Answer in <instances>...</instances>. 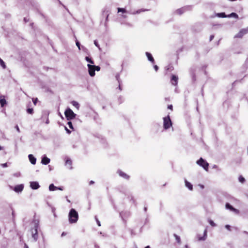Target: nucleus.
<instances>
[{
    "label": "nucleus",
    "instance_id": "obj_1",
    "mask_svg": "<svg viewBox=\"0 0 248 248\" xmlns=\"http://www.w3.org/2000/svg\"><path fill=\"white\" fill-rule=\"evenodd\" d=\"M33 227L31 229V232L32 234V237L35 241L38 239V232L37 230L39 227V220L34 219L33 222Z\"/></svg>",
    "mask_w": 248,
    "mask_h": 248
},
{
    "label": "nucleus",
    "instance_id": "obj_2",
    "mask_svg": "<svg viewBox=\"0 0 248 248\" xmlns=\"http://www.w3.org/2000/svg\"><path fill=\"white\" fill-rule=\"evenodd\" d=\"M69 221L70 223H76L78 218V212L74 209H71L68 215Z\"/></svg>",
    "mask_w": 248,
    "mask_h": 248
},
{
    "label": "nucleus",
    "instance_id": "obj_3",
    "mask_svg": "<svg viewBox=\"0 0 248 248\" xmlns=\"http://www.w3.org/2000/svg\"><path fill=\"white\" fill-rule=\"evenodd\" d=\"M65 117L67 120H71L75 118L76 114L69 108H67L64 112Z\"/></svg>",
    "mask_w": 248,
    "mask_h": 248
},
{
    "label": "nucleus",
    "instance_id": "obj_4",
    "mask_svg": "<svg viewBox=\"0 0 248 248\" xmlns=\"http://www.w3.org/2000/svg\"><path fill=\"white\" fill-rule=\"evenodd\" d=\"M172 125V122L170 116L163 118V127L165 129H169Z\"/></svg>",
    "mask_w": 248,
    "mask_h": 248
},
{
    "label": "nucleus",
    "instance_id": "obj_5",
    "mask_svg": "<svg viewBox=\"0 0 248 248\" xmlns=\"http://www.w3.org/2000/svg\"><path fill=\"white\" fill-rule=\"evenodd\" d=\"M197 164L199 166L202 167L205 170L207 171L208 170L209 164L204 160L201 157L200 159L197 161Z\"/></svg>",
    "mask_w": 248,
    "mask_h": 248
},
{
    "label": "nucleus",
    "instance_id": "obj_6",
    "mask_svg": "<svg viewBox=\"0 0 248 248\" xmlns=\"http://www.w3.org/2000/svg\"><path fill=\"white\" fill-rule=\"evenodd\" d=\"M191 9V7L190 6H187L184 7H182L181 8L177 9L175 11V13L176 14L181 15L182 14H183L184 12H185L186 11L190 10Z\"/></svg>",
    "mask_w": 248,
    "mask_h": 248
},
{
    "label": "nucleus",
    "instance_id": "obj_7",
    "mask_svg": "<svg viewBox=\"0 0 248 248\" xmlns=\"http://www.w3.org/2000/svg\"><path fill=\"white\" fill-rule=\"evenodd\" d=\"M9 187L11 189L14 190L16 192L20 193L23 190L24 185L23 184H20L14 187H13V186H9Z\"/></svg>",
    "mask_w": 248,
    "mask_h": 248
},
{
    "label": "nucleus",
    "instance_id": "obj_8",
    "mask_svg": "<svg viewBox=\"0 0 248 248\" xmlns=\"http://www.w3.org/2000/svg\"><path fill=\"white\" fill-rule=\"evenodd\" d=\"M87 66L88 68V72L89 74L91 77H93L95 75V71L94 69L95 65H91L90 64H88Z\"/></svg>",
    "mask_w": 248,
    "mask_h": 248
},
{
    "label": "nucleus",
    "instance_id": "obj_9",
    "mask_svg": "<svg viewBox=\"0 0 248 248\" xmlns=\"http://www.w3.org/2000/svg\"><path fill=\"white\" fill-rule=\"evenodd\" d=\"M248 33V31L245 29L241 30L237 34L234 36L235 38H241Z\"/></svg>",
    "mask_w": 248,
    "mask_h": 248
},
{
    "label": "nucleus",
    "instance_id": "obj_10",
    "mask_svg": "<svg viewBox=\"0 0 248 248\" xmlns=\"http://www.w3.org/2000/svg\"><path fill=\"white\" fill-rule=\"evenodd\" d=\"M30 186L32 189H37L40 187V185L37 182H31Z\"/></svg>",
    "mask_w": 248,
    "mask_h": 248
},
{
    "label": "nucleus",
    "instance_id": "obj_11",
    "mask_svg": "<svg viewBox=\"0 0 248 248\" xmlns=\"http://www.w3.org/2000/svg\"><path fill=\"white\" fill-rule=\"evenodd\" d=\"M48 115H49V113L48 112H45L43 114L42 116V120H45V119H46L45 123L46 124H48L49 123V119H48Z\"/></svg>",
    "mask_w": 248,
    "mask_h": 248
},
{
    "label": "nucleus",
    "instance_id": "obj_12",
    "mask_svg": "<svg viewBox=\"0 0 248 248\" xmlns=\"http://www.w3.org/2000/svg\"><path fill=\"white\" fill-rule=\"evenodd\" d=\"M178 78L177 76H176L175 75H172L171 76V82L173 85H174V86L177 85V83H178Z\"/></svg>",
    "mask_w": 248,
    "mask_h": 248
},
{
    "label": "nucleus",
    "instance_id": "obj_13",
    "mask_svg": "<svg viewBox=\"0 0 248 248\" xmlns=\"http://www.w3.org/2000/svg\"><path fill=\"white\" fill-rule=\"evenodd\" d=\"M117 173L119 174V175L121 176L122 177L125 179H129V176H128V175H127L126 173H125L124 172H123L122 170H118V171H117Z\"/></svg>",
    "mask_w": 248,
    "mask_h": 248
},
{
    "label": "nucleus",
    "instance_id": "obj_14",
    "mask_svg": "<svg viewBox=\"0 0 248 248\" xmlns=\"http://www.w3.org/2000/svg\"><path fill=\"white\" fill-rule=\"evenodd\" d=\"M50 159L44 155L42 158L41 163L44 165H47L50 162Z\"/></svg>",
    "mask_w": 248,
    "mask_h": 248
},
{
    "label": "nucleus",
    "instance_id": "obj_15",
    "mask_svg": "<svg viewBox=\"0 0 248 248\" xmlns=\"http://www.w3.org/2000/svg\"><path fill=\"white\" fill-rule=\"evenodd\" d=\"M29 159L30 160V161L32 164H35L36 162V159L35 157H34V156L32 155H28Z\"/></svg>",
    "mask_w": 248,
    "mask_h": 248
},
{
    "label": "nucleus",
    "instance_id": "obj_16",
    "mask_svg": "<svg viewBox=\"0 0 248 248\" xmlns=\"http://www.w3.org/2000/svg\"><path fill=\"white\" fill-rule=\"evenodd\" d=\"M72 160L69 159V158H67L66 160V161H65V165L69 169H72Z\"/></svg>",
    "mask_w": 248,
    "mask_h": 248
},
{
    "label": "nucleus",
    "instance_id": "obj_17",
    "mask_svg": "<svg viewBox=\"0 0 248 248\" xmlns=\"http://www.w3.org/2000/svg\"><path fill=\"white\" fill-rule=\"evenodd\" d=\"M146 55L147 56L148 59L149 61L151 62L152 63L154 62L155 61L154 58L153 57L151 53L147 52H146Z\"/></svg>",
    "mask_w": 248,
    "mask_h": 248
},
{
    "label": "nucleus",
    "instance_id": "obj_18",
    "mask_svg": "<svg viewBox=\"0 0 248 248\" xmlns=\"http://www.w3.org/2000/svg\"><path fill=\"white\" fill-rule=\"evenodd\" d=\"M226 208L228 209H229L231 211L236 212L237 211V209L233 208L230 204L229 203H227L226 204Z\"/></svg>",
    "mask_w": 248,
    "mask_h": 248
},
{
    "label": "nucleus",
    "instance_id": "obj_19",
    "mask_svg": "<svg viewBox=\"0 0 248 248\" xmlns=\"http://www.w3.org/2000/svg\"><path fill=\"white\" fill-rule=\"evenodd\" d=\"M185 185L190 190L193 189L192 185L188 182L186 180H185Z\"/></svg>",
    "mask_w": 248,
    "mask_h": 248
},
{
    "label": "nucleus",
    "instance_id": "obj_20",
    "mask_svg": "<svg viewBox=\"0 0 248 248\" xmlns=\"http://www.w3.org/2000/svg\"><path fill=\"white\" fill-rule=\"evenodd\" d=\"M2 97H3V96H1L0 97V104L1 106L3 107L6 104V101L4 98H2Z\"/></svg>",
    "mask_w": 248,
    "mask_h": 248
},
{
    "label": "nucleus",
    "instance_id": "obj_21",
    "mask_svg": "<svg viewBox=\"0 0 248 248\" xmlns=\"http://www.w3.org/2000/svg\"><path fill=\"white\" fill-rule=\"evenodd\" d=\"M207 237V231L205 230L204 231V235L202 237H199L198 239L199 241H204L206 239Z\"/></svg>",
    "mask_w": 248,
    "mask_h": 248
},
{
    "label": "nucleus",
    "instance_id": "obj_22",
    "mask_svg": "<svg viewBox=\"0 0 248 248\" xmlns=\"http://www.w3.org/2000/svg\"><path fill=\"white\" fill-rule=\"evenodd\" d=\"M216 16L218 17H226L227 16L225 15V13H220L216 14Z\"/></svg>",
    "mask_w": 248,
    "mask_h": 248
},
{
    "label": "nucleus",
    "instance_id": "obj_23",
    "mask_svg": "<svg viewBox=\"0 0 248 248\" xmlns=\"http://www.w3.org/2000/svg\"><path fill=\"white\" fill-rule=\"evenodd\" d=\"M57 189V186H55L53 184H51L49 186V190L50 191H54Z\"/></svg>",
    "mask_w": 248,
    "mask_h": 248
},
{
    "label": "nucleus",
    "instance_id": "obj_24",
    "mask_svg": "<svg viewBox=\"0 0 248 248\" xmlns=\"http://www.w3.org/2000/svg\"><path fill=\"white\" fill-rule=\"evenodd\" d=\"M228 17H233L235 18H238V15L235 13H232L231 14L227 15Z\"/></svg>",
    "mask_w": 248,
    "mask_h": 248
},
{
    "label": "nucleus",
    "instance_id": "obj_25",
    "mask_svg": "<svg viewBox=\"0 0 248 248\" xmlns=\"http://www.w3.org/2000/svg\"><path fill=\"white\" fill-rule=\"evenodd\" d=\"M71 103L74 106H75L76 108L78 109L79 107V105L77 102L75 101H73Z\"/></svg>",
    "mask_w": 248,
    "mask_h": 248
},
{
    "label": "nucleus",
    "instance_id": "obj_26",
    "mask_svg": "<svg viewBox=\"0 0 248 248\" xmlns=\"http://www.w3.org/2000/svg\"><path fill=\"white\" fill-rule=\"evenodd\" d=\"M118 12H122L123 13H126V10L124 8H118Z\"/></svg>",
    "mask_w": 248,
    "mask_h": 248
},
{
    "label": "nucleus",
    "instance_id": "obj_27",
    "mask_svg": "<svg viewBox=\"0 0 248 248\" xmlns=\"http://www.w3.org/2000/svg\"><path fill=\"white\" fill-rule=\"evenodd\" d=\"M85 60L88 62H89V63H90L91 64H94V62L91 58H90L89 57H85Z\"/></svg>",
    "mask_w": 248,
    "mask_h": 248
},
{
    "label": "nucleus",
    "instance_id": "obj_28",
    "mask_svg": "<svg viewBox=\"0 0 248 248\" xmlns=\"http://www.w3.org/2000/svg\"><path fill=\"white\" fill-rule=\"evenodd\" d=\"M174 236L175 237V239L177 241V242L178 243H180V242H181L180 237L179 236H178L177 235H176V234H174Z\"/></svg>",
    "mask_w": 248,
    "mask_h": 248
},
{
    "label": "nucleus",
    "instance_id": "obj_29",
    "mask_svg": "<svg viewBox=\"0 0 248 248\" xmlns=\"http://www.w3.org/2000/svg\"><path fill=\"white\" fill-rule=\"evenodd\" d=\"M0 64L1 65V66L3 68H6V65L5 64V63L3 61V60L2 59H1L0 58Z\"/></svg>",
    "mask_w": 248,
    "mask_h": 248
},
{
    "label": "nucleus",
    "instance_id": "obj_30",
    "mask_svg": "<svg viewBox=\"0 0 248 248\" xmlns=\"http://www.w3.org/2000/svg\"><path fill=\"white\" fill-rule=\"evenodd\" d=\"M76 46H78V49L80 50L81 49V46H80V43L78 40H76Z\"/></svg>",
    "mask_w": 248,
    "mask_h": 248
},
{
    "label": "nucleus",
    "instance_id": "obj_31",
    "mask_svg": "<svg viewBox=\"0 0 248 248\" xmlns=\"http://www.w3.org/2000/svg\"><path fill=\"white\" fill-rule=\"evenodd\" d=\"M27 111L29 114H32L33 112V110L32 108H29L27 109Z\"/></svg>",
    "mask_w": 248,
    "mask_h": 248
},
{
    "label": "nucleus",
    "instance_id": "obj_32",
    "mask_svg": "<svg viewBox=\"0 0 248 248\" xmlns=\"http://www.w3.org/2000/svg\"><path fill=\"white\" fill-rule=\"evenodd\" d=\"M67 124H68L69 127H70V128L72 129V130H74L73 124H72V123L71 122H70V121L68 122Z\"/></svg>",
    "mask_w": 248,
    "mask_h": 248
},
{
    "label": "nucleus",
    "instance_id": "obj_33",
    "mask_svg": "<svg viewBox=\"0 0 248 248\" xmlns=\"http://www.w3.org/2000/svg\"><path fill=\"white\" fill-rule=\"evenodd\" d=\"M239 181L241 182V183H244L245 181V179L244 177H243L242 176H240L239 177Z\"/></svg>",
    "mask_w": 248,
    "mask_h": 248
},
{
    "label": "nucleus",
    "instance_id": "obj_34",
    "mask_svg": "<svg viewBox=\"0 0 248 248\" xmlns=\"http://www.w3.org/2000/svg\"><path fill=\"white\" fill-rule=\"evenodd\" d=\"M210 224L213 226V227H215L216 226V224L214 222V221L212 220H210L209 221Z\"/></svg>",
    "mask_w": 248,
    "mask_h": 248
},
{
    "label": "nucleus",
    "instance_id": "obj_35",
    "mask_svg": "<svg viewBox=\"0 0 248 248\" xmlns=\"http://www.w3.org/2000/svg\"><path fill=\"white\" fill-rule=\"evenodd\" d=\"M94 45L97 46L99 49H100V46H99V45L97 42V41L96 40H94Z\"/></svg>",
    "mask_w": 248,
    "mask_h": 248
},
{
    "label": "nucleus",
    "instance_id": "obj_36",
    "mask_svg": "<svg viewBox=\"0 0 248 248\" xmlns=\"http://www.w3.org/2000/svg\"><path fill=\"white\" fill-rule=\"evenodd\" d=\"M116 78L118 82L119 83H120V82H121L122 81H121L120 79V75L119 74H117L116 76Z\"/></svg>",
    "mask_w": 248,
    "mask_h": 248
},
{
    "label": "nucleus",
    "instance_id": "obj_37",
    "mask_svg": "<svg viewBox=\"0 0 248 248\" xmlns=\"http://www.w3.org/2000/svg\"><path fill=\"white\" fill-rule=\"evenodd\" d=\"M118 100H119V102H120V103H122V102H123V101H124V98H123V96H119V98H118Z\"/></svg>",
    "mask_w": 248,
    "mask_h": 248
},
{
    "label": "nucleus",
    "instance_id": "obj_38",
    "mask_svg": "<svg viewBox=\"0 0 248 248\" xmlns=\"http://www.w3.org/2000/svg\"><path fill=\"white\" fill-rule=\"evenodd\" d=\"M32 101L33 104L35 105L37 103V102L38 101V99L37 98H32Z\"/></svg>",
    "mask_w": 248,
    "mask_h": 248
},
{
    "label": "nucleus",
    "instance_id": "obj_39",
    "mask_svg": "<svg viewBox=\"0 0 248 248\" xmlns=\"http://www.w3.org/2000/svg\"><path fill=\"white\" fill-rule=\"evenodd\" d=\"M14 176L16 177H18L20 176V172H16L14 174Z\"/></svg>",
    "mask_w": 248,
    "mask_h": 248
},
{
    "label": "nucleus",
    "instance_id": "obj_40",
    "mask_svg": "<svg viewBox=\"0 0 248 248\" xmlns=\"http://www.w3.org/2000/svg\"><path fill=\"white\" fill-rule=\"evenodd\" d=\"M94 69H95L96 71H99L100 69V68L99 66H95V67H94Z\"/></svg>",
    "mask_w": 248,
    "mask_h": 248
},
{
    "label": "nucleus",
    "instance_id": "obj_41",
    "mask_svg": "<svg viewBox=\"0 0 248 248\" xmlns=\"http://www.w3.org/2000/svg\"><path fill=\"white\" fill-rule=\"evenodd\" d=\"M65 129L68 134H70L71 133V131L69 130L66 127H65Z\"/></svg>",
    "mask_w": 248,
    "mask_h": 248
},
{
    "label": "nucleus",
    "instance_id": "obj_42",
    "mask_svg": "<svg viewBox=\"0 0 248 248\" xmlns=\"http://www.w3.org/2000/svg\"><path fill=\"white\" fill-rule=\"evenodd\" d=\"M95 219L96 220L98 225L99 226H101L100 222L99 221V220L96 217H95Z\"/></svg>",
    "mask_w": 248,
    "mask_h": 248
},
{
    "label": "nucleus",
    "instance_id": "obj_43",
    "mask_svg": "<svg viewBox=\"0 0 248 248\" xmlns=\"http://www.w3.org/2000/svg\"><path fill=\"white\" fill-rule=\"evenodd\" d=\"M15 128H16V130L17 131V132H18V133H19V132H20V129H19V127H18V126L17 125H16L15 126Z\"/></svg>",
    "mask_w": 248,
    "mask_h": 248
},
{
    "label": "nucleus",
    "instance_id": "obj_44",
    "mask_svg": "<svg viewBox=\"0 0 248 248\" xmlns=\"http://www.w3.org/2000/svg\"><path fill=\"white\" fill-rule=\"evenodd\" d=\"M1 165L3 168H5V167H7L8 166L7 163H4V164H1Z\"/></svg>",
    "mask_w": 248,
    "mask_h": 248
},
{
    "label": "nucleus",
    "instance_id": "obj_45",
    "mask_svg": "<svg viewBox=\"0 0 248 248\" xmlns=\"http://www.w3.org/2000/svg\"><path fill=\"white\" fill-rule=\"evenodd\" d=\"M225 228L228 229V230H230L231 226L229 225H226Z\"/></svg>",
    "mask_w": 248,
    "mask_h": 248
},
{
    "label": "nucleus",
    "instance_id": "obj_46",
    "mask_svg": "<svg viewBox=\"0 0 248 248\" xmlns=\"http://www.w3.org/2000/svg\"><path fill=\"white\" fill-rule=\"evenodd\" d=\"M82 49L84 51H86L88 50V49L84 46H82Z\"/></svg>",
    "mask_w": 248,
    "mask_h": 248
},
{
    "label": "nucleus",
    "instance_id": "obj_47",
    "mask_svg": "<svg viewBox=\"0 0 248 248\" xmlns=\"http://www.w3.org/2000/svg\"><path fill=\"white\" fill-rule=\"evenodd\" d=\"M154 67L156 71L158 70V67L156 65H154Z\"/></svg>",
    "mask_w": 248,
    "mask_h": 248
},
{
    "label": "nucleus",
    "instance_id": "obj_48",
    "mask_svg": "<svg viewBox=\"0 0 248 248\" xmlns=\"http://www.w3.org/2000/svg\"><path fill=\"white\" fill-rule=\"evenodd\" d=\"M214 38V35H211L210 37V41H211Z\"/></svg>",
    "mask_w": 248,
    "mask_h": 248
},
{
    "label": "nucleus",
    "instance_id": "obj_49",
    "mask_svg": "<svg viewBox=\"0 0 248 248\" xmlns=\"http://www.w3.org/2000/svg\"><path fill=\"white\" fill-rule=\"evenodd\" d=\"M56 190H62L63 187H57Z\"/></svg>",
    "mask_w": 248,
    "mask_h": 248
},
{
    "label": "nucleus",
    "instance_id": "obj_50",
    "mask_svg": "<svg viewBox=\"0 0 248 248\" xmlns=\"http://www.w3.org/2000/svg\"><path fill=\"white\" fill-rule=\"evenodd\" d=\"M168 108L169 109L172 110V105H169L168 107Z\"/></svg>",
    "mask_w": 248,
    "mask_h": 248
},
{
    "label": "nucleus",
    "instance_id": "obj_51",
    "mask_svg": "<svg viewBox=\"0 0 248 248\" xmlns=\"http://www.w3.org/2000/svg\"><path fill=\"white\" fill-rule=\"evenodd\" d=\"M108 16H109V14H107L106 18L105 24H106V22L108 21Z\"/></svg>",
    "mask_w": 248,
    "mask_h": 248
},
{
    "label": "nucleus",
    "instance_id": "obj_52",
    "mask_svg": "<svg viewBox=\"0 0 248 248\" xmlns=\"http://www.w3.org/2000/svg\"><path fill=\"white\" fill-rule=\"evenodd\" d=\"M121 82H120V83H119V89L120 91H122V87L121 86Z\"/></svg>",
    "mask_w": 248,
    "mask_h": 248
},
{
    "label": "nucleus",
    "instance_id": "obj_53",
    "mask_svg": "<svg viewBox=\"0 0 248 248\" xmlns=\"http://www.w3.org/2000/svg\"><path fill=\"white\" fill-rule=\"evenodd\" d=\"M24 20L25 22H27L29 21V19H28L27 17H24Z\"/></svg>",
    "mask_w": 248,
    "mask_h": 248
},
{
    "label": "nucleus",
    "instance_id": "obj_54",
    "mask_svg": "<svg viewBox=\"0 0 248 248\" xmlns=\"http://www.w3.org/2000/svg\"><path fill=\"white\" fill-rule=\"evenodd\" d=\"M199 186L202 189H203L204 188V186L202 185H199Z\"/></svg>",
    "mask_w": 248,
    "mask_h": 248
},
{
    "label": "nucleus",
    "instance_id": "obj_55",
    "mask_svg": "<svg viewBox=\"0 0 248 248\" xmlns=\"http://www.w3.org/2000/svg\"><path fill=\"white\" fill-rule=\"evenodd\" d=\"M94 183V181H91L89 183V184L90 185H92V184H93Z\"/></svg>",
    "mask_w": 248,
    "mask_h": 248
},
{
    "label": "nucleus",
    "instance_id": "obj_56",
    "mask_svg": "<svg viewBox=\"0 0 248 248\" xmlns=\"http://www.w3.org/2000/svg\"><path fill=\"white\" fill-rule=\"evenodd\" d=\"M24 248H29V247L26 244H25Z\"/></svg>",
    "mask_w": 248,
    "mask_h": 248
},
{
    "label": "nucleus",
    "instance_id": "obj_57",
    "mask_svg": "<svg viewBox=\"0 0 248 248\" xmlns=\"http://www.w3.org/2000/svg\"><path fill=\"white\" fill-rule=\"evenodd\" d=\"M141 10H138L136 11V13L137 14H139Z\"/></svg>",
    "mask_w": 248,
    "mask_h": 248
},
{
    "label": "nucleus",
    "instance_id": "obj_58",
    "mask_svg": "<svg viewBox=\"0 0 248 248\" xmlns=\"http://www.w3.org/2000/svg\"><path fill=\"white\" fill-rule=\"evenodd\" d=\"M12 214L13 217H14L15 214H14V212L13 211L12 212Z\"/></svg>",
    "mask_w": 248,
    "mask_h": 248
},
{
    "label": "nucleus",
    "instance_id": "obj_59",
    "mask_svg": "<svg viewBox=\"0 0 248 248\" xmlns=\"http://www.w3.org/2000/svg\"><path fill=\"white\" fill-rule=\"evenodd\" d=\"M144 211H147V207H145L144 208Z\"/></svg>",
    "mask_w": 248,
    "mask_h": 248
},
{
    "label": "nucleus",
    "instance_id": "obj_60",
    "mask_svg": "<svg viewBox=\"0 0 248 248\" xmlns=\"http://www.w3.org/2000/svg\"><path fill=\"white\" fill-rule=\"evenodd\" d=\"M3 149L2 147L0 146V150H1Z\"/></svg>",
    "mask_w": 248,
    "mask_h": 248
},
{
    "label": "nucleus",
    "instance_id": "obj_61",
    "mask_svg": "<svg viewBox=\"0 0 248 248\" xmlns=\"http://www.w3.org/2000/svg\"><path fill=\"white\" fill-rule=\"evenodd\" d=\"M145 248H151L150 247V246H146Z\"/></svg>",
    "mask_w": 248,
    "mask_h": 248
},
{
    "label": "nucleus",
    "instance_id": "obj_62",
    "mask_svg": "<svg viewBox=\"0 0 248 248\" xmlns=\"http://www.w3.org/2000/svg\"><path fill=\"white\" fill-rule=\"evenodd\" d=\"M63 235H64V233L62 232V236H63Z\"/></svg>",
    "mask_w": 248,
    "mask_h": 248
},
{
    "label": "nucleus",
    "instance_id": "obj_63",
    "mask_svg": "<svg viewBox=\"0 0 248 248\" xmlns=\"http://www.w3.org/2000/svg\"><path fill=\"white\" fill-rule=\"evenodd\" d=\"M67 201L68 202H70V200H69L68 199H67Z\"/></svg>",
    "mask_w": 248,
    "mask_h": 248
},
{
    "label": "nucleus",
    "instance_id": "obj_64",
    "mask_svg": "<svg viewBox=\"0 0 248 248\" xmlns=\"http://www.w3.org/2000/svg\"><path fill=\"white\" fill-rule=\"evenodd\" d=\"M245 30H247V31H248V27L247 29H245Z\"/></svg>",
    "mask_w": 248,
    "mask_h": 248
}]
</instances>
